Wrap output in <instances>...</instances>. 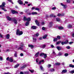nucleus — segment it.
<instances>
[{"label": "nucleus", "mask_w": 74, "mask_h": 74, "mask_svg": "<svg viewBox=\"0 0 74 74\" xmlns=\"http://www.w3.org/2000/svg\"><path fill=\"white\" fill-rule=\"evenodd\" d=\"M16 34L17 35H18V36L22 35V34H23V32L22 31H20L19 29H17L16 31Z\"/></svg>", "instance_id": "nucleus-1"}, {"label": "nucleus", "mask_w": 74, "mask_h": 74, "mask_svg": "<svg viewBox=\"0 0 74 74\" xmlns=\"http://www.w3.org/2000/svg\"><path fill=\"white\" fill-rule=\"evenodd\" d=\"M24 21H27L28 22H29L31 20V18H27L26 17H24Z\"/></svg>", "instance_id": "nucleus-2"}, {"label": "nucleus", "mask_w": 74, "mask_h": 74, "mask_svg": "<svg viewBox=\"0 0 74 74\" xmlns=\"http://www.w3.org/2000/svg\"><path fill=\"white\" fill-rule=\"evenodd\" d=\"M12 21H13L15 24H17L18 23V22H17V21L15 19V18L14 17L12 18Z\"/></svg>", "instance_id": "nucleus-3"}, {"label": "nucleus", "mask_w": 74, "mask_h": 74, "mask_svg": "<svg viewBox=\"0 0 74 74\" xmlns=\"http://www.w3.org/2000/svg\"><path fill=\"white\" fill-rule=\"evenodd\" d=\"M23 45L22 44H21V45H20L19 47L18 48V50L19 49L21 50H22V49H23Z\"/></svg>", "instance_id": "nucleus-4"}, {"label": "nucleus", "mask_w": 74, "mask_h": 74, "mask_svg": "<svg viewBox=\"0 0 74 74\" xmlns=\"http://www.w3.org/2000/svg\"><path fill=\"white\" fill-rule=\"evenodd\" d=\"M11 12L13 14H18V12L17 11L14 10H11Z\"/></svg>", "instance_id": "nucleus-5"}, {"label": "nucleus", "mask_w": 74, "mask_h": 74, "mask_svg": "<svg viewBox=\"0 0 74 74\" xmlns=\"http://www.w3.org/2000/svg\"><path fill=\"white\" fill-rule=\"evenodd\" d=\"M6 18L7 20H8V21H12V18H11L10 16H7L6 17Z\"/></svg>", "instance_id": "nucleus-6"}, {"label": "nucleus", "mask_w": 74, "mask_h": 74, "mask_svg": "<svg viewBox=\"0 0 74 74\" xmlns=\"http://www.w3.org/2000/svg\"><path fill=\"white\" fill-rule=\"evenodd\" d=\"M67 73V70L64 69L61 72V74H63Z\"/></svg>", "instance_id": "nucleus-7"}, {"label": "nucleus", "mask_w": 74, "mask_h": 74, "mask_svg": "<svg viewBox=\"0 0 74 74\" xmlns=\"http://www.w3.org/2000/svg\"><path fill=\"white\" fill-rule=\"evenodd\" d=\"M0 7H3L4 8H5V3L3 2L2 3V4L1 5H0Z\"/></svg>", "instance_id": "nucleus-8"}, {"label": "nucleus", "mask_w": 74, "mask_h": 74, "mask_svg": "<svg viewBox=\"0 0 74 74\" xmlns=\"http://www.w3.org/2000/svg\"><path fill=\"white\" fill-rule=\"evenodd\" d=\"M18 3L19 4H21V5H23V3L22 1L21 0H19L18 1Z\"/></svg>", "instance_id": "nucleus-9"}, {"label": "nucleus", "mask_w": 74, "mask_h": 74, "mask_svg": "<svg viewBox=\"0 0 74 74\" xmlns=\"http://www.w3.org/2000/svg\"><path fill=\"white\" fill-rule=\"evenodd\" d=\"M61 5H62V6H63V8H66V5L63 4L62 3H61Z\"/></svg>", "instance_id": "nucleus-10"}, {"label": "nucleus", "mask_w": 74, "mask_h": 74, "mask_svg": "<svg viewBox=\"0 0 74 74\" xmlns=\"http://www.w3.org/2000/svg\"><path fill=\"white\" fill-rule=\"evenodd\" d=\"M52 22H50L49 24V27H52Z\"/></svg>", "instance_id": "nucleus-11"}, {"label": "nucleus", "mask_w": 74, "mask_h": 74, "mask_svg": "<svg viewBox=\"0 0 74 74\" xmlns=\"http://www.w3.org/2000/svg\"><path fill=\"white\" fill-rule=\"evenodd\" d=\"M14 56L15 57V58H17V56H18V54L16 51H15L14 54Z\"/></svg>", "instance_id": "nucleus-12"}, {"label": "nucleus", "mask_w": 74, "mask_h": 74, "mask_svg": "<svg viewBox=\"0 0 74 74\" xmlns=\"http://www.w3.org/2000/svg\"><path fill=\"white\" fill-rule=\"evenodd\" d=\"M37 27L36 26H33L31 28H32V29H36L37 28Z\"/></svg>", "instance_id": "nucleus-13"}, {"label": "nucleus", "mask_w": 74, "mask_h": 74, "mask_svg": "<svg viewBox=\"0 0 74 74\" xmlns=\"http://www.w3.org/2000/svg\"><path fill=\"white\" fill-rule=\"evenodd\" d=\"M10 35L9 34H7L6 35V37L7 39H9Z\"/></svg>", "instance_id": "nucleus-14"}, {"label": "nucleus", "mask_w": 74, "mask_h": 74, "mask_svg": "<svg viewBox=\"0 0 74 74\" xmlns=\"http://www.w3.org/2000/svg\"><path fill=\"white\" fill-rule=\"evenodd\" d=\"M35 22L37 26H40V24L39 23H38V21L37 20H36Z\"/></svg>", "instance_id": "nucleus-15"}, {"label": "nucleus", "mask_w": 74, "mask_h": 74, "mask_svg": "<svg viewBox=\"0 0 74 74\" xmlns=\"http://www.w3.org/2000/svg\"><path fill=\"white\" fill-rule=\"evenodd\" d=\"M47 45H44L40 46L41 48H45L46 47Z\"/></svg>", "instance_id": "nucleus-16"}, {"label": "nucleus", "mask_w": 74, "mask_h": 74, "mask_svg": "<svg viewBox=\"0 0 74 74\" xmlns=\"http://www.w3.org/2000/svg\"><path fill=\"white\" fill-rule=\"evenodd\" d=\"M56 48L58 51H60V50H61V49H62V48L61 47L59 46L57 47Z\"/></svg>", "instance_id": "nucleus-17"}, {"label": "nucleus", "mask_w": 74, "mask_h": 74, "mask_svg": "<svg viewBox=\"0 0 74 74\" xmlns=\"http://www.w3.org/2000/svg\"><path fill=\"white\" fill-rule=\"evenodd\" d=\"M26 66H27V65H24L23 66H22V67H21V69L22 70L23 69H24V68H25V67H26Z\"/></svg>", "instance_id": "nucleus-18"}, {"label": "nucleus", "mask_w": 74, "mask_h": 74, "mask_svg": "<svg viewBox=\"0 0 74 74\" xmlns=\"http://www.w3.org/2000/svg\"><path fill=\"white\" fill-rule=\"evenodd\" d=\"M39 53H40L39 52H38L37 53L35 54V56H36V57H38V56Z\"/></svg>", "instance_id": "nucleus-19"}, {"label": "nucleus", "mask_w": 74, "mask_h": 74, "mask_svg": "<svg viewBox=\"0 0 74 74\" xmlns=\"http://www.w3.org/2000/svg\"><path fill=\"white\" fill-rule=\"evenodd\" d=\"M13 59H12V58H10L9 59V61L10 62H13Z\"/></svg>", "instance_id": "nucleus-20"}, {"label": "nucleus", "mask_w": 74, "mask_h": 74, "mask_svg": "<svg viewBox=\"0 0 74 74\" xmlns=\"http://www.w3.org/2000/svg\"><path fill=\"white\" fill-rule=\"evenodd\" d=\"M40 68L41 70H42L43 71H44V68H43V67H42V66H40Z\"/></svg>", "instance_id": "nucleus-21"}, {"label": "nucleus", "mask_w": 74, "mask_h": 74, "mask_svg": "<svg viewBox=\"0 0 74 74\" xmlns=\"http://www.w3.org/2000/svg\"><path fill=\"white\" fill-rule=\"evenodd\" d=\"M33 42H36V40H37V39L36 38H34V37H33Z\"/></svg>", "instance_id": "nucleus-22"}, {"label": "nucleus", "mask_w": 74, "mask_h": 74, "mask_svg": "<svg viewBox=\"0 0 74 74\" xmlns=\"http://www.w3.org/2000/svg\"><path fill=\"white\" fill-rule=\"evenodd\" d=\"M69 73H71V74H73L74 73V70L70 71H69Z\"/></svg>", "instance_id": "nucleus-23"}, {"label": "nucleus", "mask_w": 74, "mask_h": 74, "mask_svg": "<svg viewBox=\"0 0 74 74\" xmlns=\"http://www.w3.org/2000/svg\"><path fill=\"white\" fill-rule=\"evenodd\" d=\"M19 66V64H18L16 65H15V66H14V68H17V67H18Z\"/></svg>", "instance_id": "nucleus-24"}, {"label": "nucleus", "mask_w": 74, "mask_h": 74, "mask_svg": "<svg viewBox=\"0 0 74 74\" xmlns=\"http://www.w3.org/2000/svg\"><path fill=\"white\" fill-rule=\"evenodd\" d=\"M50 71L51 72H53L55 71V69H51L50 70Z\"/></svg>", "instance_id": "nucleus-25"}, {"label": "nucleus", "mask_w": 74, "mask_h": 74, "mask_svg": "<svg viewBox=\"0 0 74 74\" xmlns=\"http://www.w3.org/2000/svg\"><path fill=\"white\" fill-rule=\"evenodd\" d=\"M63 54V53H62L61 52H60L58 54V56H61V55H62V54Z\"/></svg>", "instance_id": "nucleus-26"}, {"label": "nucleus", "mask_w": 74, "mask_h": 74, "mask_svg": "<svg viewBox=\"0 0 74 74\" xmlns=\"http://www.w3.org/2000/svg\"><path fill=\"white\" fill-rule=\"evenodd\" d=\"M58 41V39L57 38H54L53 39V41H54V42H55L56 41Z\"/></svg>", "instance_id": "nucleus-27"}, {"label": "nucleus", "mask_w": 74, "mask_h": 74, "mask_svg": "<svg viewBox=\"0 0 74 74\" xmlns=\"http://www.w3.org/2000/svg\"><path fill=\"white\" fill-rule=\"evenodd\" d=\"M65 44H68V42H69L68 41V40H66L64 42Z\"/></svg>", "instance_id": "nucleus-28"}, {"label": "nucleus", "mask_w": 74, "mask_h": 74, "mask_svg": "<svg viewBox=\"0 0 74 74\" xmlns=\"http://www.w3.org/2000/svg\"><path fill=\"white\" fill-rule=\"evenodd\" d=\"M69 67H72V68H74V66L71 64H70L69 65Z\"/></svg>", "instance_id": "nucleus-29"}, {"label": "nucleus", "mask_w": 74, "mask_h": 74, "mask_svg": "<svg viewBox=\"0 0 74 74\" xmlns=\"http://www.w3.org/2000/svg\"><path fill=\"white\" fill-rule=\"evenodd\" d=\"M58 29L59 30H62V29H63V27H58Z\"/></svg>", "instance_id": "nucleus-30"}, {"label": "nucleus", "mask_w": 74, "mask_h": 74, "mask_svg": "<svg viewBox=\"0 0 74 74\" xmlns=\"http://www.w3.org/2000/svg\"><path fill=\"white\" fill-rule=\"evenodd\" d=\"M32 15H36V14H37V12H34L32 13Z\"/></svg>", "instance_id": "nucleus-31"}, {"label": "nucleus", "mask_w": 74, "mask_h": 74, "mask_svg": "<svg viewBox=\"0 0 74 74\" xmlns=\"http://www.w3.org/2000/svg\"><path fill=\"white\" fill-rule=\"evenodd\" d=\"M47 35H44L43 37V39H45V38H47Z\"/></svg>", "instance_id": "nucleus-32"}, {"label": "nucleus", "mask_w": 74, "mask_h": 74, "mask_svg": "<svg viewBox=\"0 0 74 74\" xmlns=\"http://www.w3.org/2000/svg\"><path fill=\"white\" fill-rule=\"evenodd\" d=\"M35 36H36V37H38V36H39V33H37L36 34V35H34V36L35 37Z\"/></svg>", "instance_id": "nucleus-33"}, {"label": "nucleus", "mask_w": 74, "mask_h": 74, "mask_svg": "<svg viewBox=\"0 0 74 74\" xmlns=\"http://www.w3.org/2000/svg\"><path fill=\"white\" fill-rule=\"evenodd\" d=\"M44 58L45 59H46V58H47V56L46 54H45L44 55Z\"/></svg>", "instance_id": "nucleus-34"}, {"label": "nucleus", "mask_w": 74, "mask_h": 74, "mask_svg": "<svg viewBox=\"0 0 74 74\" xmlns=\"http://www.w3.org/2000/svg\"><path fill=\"white\" fill-rule=\"evenodd\" d=\"M72 27V25H68V28H71V27Z\"/></svg>", "instance_id": "nucleus-35"}, {"label": "nucleus", "mask_w": 74, "mask_h": 74, "mask_svg": "<svg viewBox=\"0 0 74 74\" xmlns=\"http://www.w3.org/2000/svg\"><path fill=\"white\" fill-rule=\"evenodd\" d=\"M29 22H27L25 23V26H27L29 25Z\"/></svg>", "instance_id": "nucleus-36"}, {"label": "nucleus", "mask_w": 74, "mask_h": 74, "mask_svg": "<svg viewBox=\"0 0 74 74\" xmlns=\"http://www.w3.org/2000/svg\"><path fill=\"white\" fill-rule=\"evenodd\" d=\"M8 1L10 3H12V4H14V3L12 2V0H8Z\"/></svg>", "instance_id": "nucleus-37"}, {"label": "nucleus", "mask_w": 74, "mask_h": 74, "mask_svg": "<svg viewBox=\"0 0 74 74\" xmlns=\"http://www.w3.org/2000/svg\"><path fill=\"white\" fill-rule=\"evenodd\" d=\"M60 63H55V65L57 66H58L59 65H60Z\"/></svg>", "instance_id": "nucleus-38"}, {"label": "nucleus", "mask_w": 74, "mask_h": 74, "mask_svg": "<svg viewBox=\"0 0 74 74\" xmlns=\"http://www.w3.org/2000/svg\"><path fill=\"white\" fill-rule=\"evenodd\" d=\"M29 47H30L31 48H33V46L32 45H29Z\"/></svg>", "instance_id": "nucleus-39"}, {"label": "nucleus", "mask_w": 74, "mask_h": 74, "mask_svg": "<svg viewBox=\"0 0 74 74\" xmlns=\"http://www.w3.org/2000/svg\"><path fill=\"white\" fill-rule=\"evenodd\" d=\"M60 42H61V41H58L57 42L56 44H57V45H58V44H60Z\"/></svg>", "instance_id": "nucleus-40"}, {"label": "nucleus", "mask_w": 74, "mask_h": 74, "mask_svg": "<svg viewBox=\"0 0 74 74\" xmlns=\"http://www.w3.org/2000/svg\"><path fill=\"white\" fill-rule=\"evenodd\" d=\"M56 20L57 22L60 21V19L59 18H56Z\"/></svg>", "instance_id": "nucleus-41"}, {"label": "nucleus", "mask_w": 74, "mask_h": 74, "mask_svg": "<svg viewBox=\"0 0 74 74\" xmlns=\"http://www.w3.org/2000/svg\"><path fill=\"white\" fill-rule=\"evenodd\" d=\"M29 71H30L31 73H34V70H29Z\"/></svg>", "instance_id": "nucleus-42"}, {"label": "nucleus", "mask_w": 74, "mask_h": 74, "mask_svg": "<svg viewBox=\"0 0 74 74\" xmlns=\"http://www.w3.org/2000/svg\"><path fill=\"white\" fill-rule=\"evenodd\" d=\"M35 10H37V11H39L40 10V9L38 8H36L35 9Z\"/></svg>", "instance_id": "nucleus-43"}, {"label": "nucleus", "mask_w": 74, "mask_h": 74, "mask_svg": "<svg viewBox=\"0 0 74 74\" xmlns=\"http://www.w3.org/2000/svg\"><path fill=\"white\" fill-rule=\"evenodd\" d=\"M66 48L67 49H70V47L69 46H68L66 47Z\"/></svg>", "instance_id": "nucleus-44"}, {"label": "nucleus", "mask_w": 74, "mask_h": 74, "mask_svg": "<svg viewBox=\"0 0 74 74\" xmlns=\"http://www.w3.org/2000/svg\"><path fill=\"white\" fill-rule=\"evenodd\" d=\"M2 10H3V11H7V10H6L5 9H4L3 8H2Z\"/></svg>", "instance_id": "nucleus-45"}, {"label": "nucleus", "mask_w": 74, "mask_h": 74, "mask_svg": "<svg viewBox=\"0 0 74 74\" xmlns=\"http://www.w3.org/2000/svg\"><path fill=\"white\" fill-rule=\"evenodd\" d=\"M45 23L44 22L42 21L41 23V25H44Z\"/></svg>", "instance_id": "nucleus-46"}, {"label": "nucleus", "mask_w": 74, "mask_h": 74, "mask_svg": "<svg viewBox=\"0 0 74 74\" xmlns=\"http://www.w3.org/2000/svg\"><path fill=\"white\" fill-rule=\"evenodd\" d=\"M69 55V54L67 53H66L64 54V56H67Z\"/></svg>", "instance_id": "nucleus-47"}, {"label": "nucleus", "mask_w": 74, "mask_h": 74, "mask_svg": "<svg viewBox=\"0 0 74 74\" xmlns=\"http://www.w3.org/2000/svg\"><path fill=\"white\" fill-rule=\"evenodd\" d=\"M57 38H58V39H60V36H58L57 37Z\"/></svg>", "instance_id": "nucleus-48"}, {"label": "nucleus", "mask_w": 74, "mask_h": 74, "mask_svg": "<svg viewBox=\"0 0 74 74\" xmlns=\"http://www.w3.org/2000/svg\"><path fill=\"white\" fill-rule=\"evenodd\" d=\"M58 16H62V15H61V14L60 13H59L58 14Z\"/></svg>", "instance_id": "nucleus-49"}, {"label": "nucleus", "mask_w": 74, "mask_h": 74, "mask_svg": "<svg viewBox=\"0 0 74 74\" xmlns=\"http://www.w3.org/2000/svg\"><path fill=\"white\" fill-rule=\"evenodd\" d=\"M61 44H62V45H64V44H65L64 42H61Z\"/></svg>", "instance_id": "nucleus-50"}, {"label": "nucleus", "mask_w": 74, "mask_h": 74, "mask_svg": "<svg viewBox=\"0 0 74 74\" xmlns=\"http://www.w3.org/2000/svg\"><path fill=\"white\" fill-rule=\"evenodd\" d=\"M44 55V53H41L40 55V56H43Z\"/></svg>", "instance_id": "nucleus-51"}, {"label": "nucleus", "mask_w": 74, "mask_h": 74, "mask_svg": "<svg viewBox=\"0 0 74 74\" xmlns=\"http://www.w3.org/2000/svg\"><path fill=\"white\" fill-rule=\"evenodd\" d=\"M42 29L43 30H45V28L44 27H43L42 28Z\"/></svg>", "instance_id": "nucleus-52"}, {"label": "nucleus", "mask_w": 74, "mask_h": 74, "mask_svg": "<svg viewBox=\"0 0 74 74\" xmlns=\"http://www.w3.org/2000/svg\"><path fill=\"white\" fill-rule=\"evenodd\" d=\"M35 8H35V7H33L32 8V10H34V9L35 10Z\"/></svg>", "instance_id": "nucleus-53"}, {"label": "nucleus", "mask_w": 74, "mask_h": 74, "mask_svg": "<svg viewBox=\"0 0 74 74\" xmlns=\"http://www.w3.org/2000/svg\"><path fill=\"white\" fill-rule=\"evenodd\" d=\"M0 37L1 38H3V35H2L1 34H0Z\"/></svg>", "instance_id": "nucleus-54"}, {"label": "nucleus", "mask_w": 74, "mask_h": 74, "mask_svg": "<svg viewBox=\"0 0 74 74\" xmlns=\"http://www.w3.org/2000/svg\"><path fill=\"white\" fill-rule=\"evenodd\" d=\"M56 7H54L52 8V10H56Z\"/></svg>", "instance_id": "nucleus-55"}, {"label": "nucleus", "mask_w": 74, "mask_h": 74, "mask_svg": "<svg viewBox=\"0 0 74 74\" xmlns=\"http://www.w3.org/2000/svg\"><path fill=\"white\" fill-rule=\"evenodd\" d=\"M4 74H11V73H10L9 72H8L6 73H4Z\"/></svg>", "instance_id": "nucleus-56"}, {"label": "nucleus", "mask_w": 74, "mask_h": 74, "mask_svg": "<svg viewBox=\"0 0 74 74\" xmlns=\"http://www.w3.org/2000/svg\"><path fill=\"white\" fill-rule=\"evenodd\" d=\"M51 64H49L48 65V67L49 68L51 67Z\"/></svg>", "instance_id": "nucleus-57"}, {"label": "nucleus", "mask_w": 74, "mask_h": 74, "mask_svg": "<svg viewBox=\"0 0 74 74\" xmlns=\"http://www.w3.org/2000/svg\"><path fill=\"white\" fill-rule=\"evenodd\" d=\"M73 42H69V44H73Z\"/></svg>", "instance_id": "nucleus-58"}, {"label": "nucleus", "mask_w": 74, "mask_h": 74, "mask_svg": "<svg viewBox=\"0 0 74 74\" xmlns=\"http://www.w3.org/2000/svg\"><path fill=\"white\" fill-rule=\"evenodd\" d=\"M20 56H23V53H21L20 54Z\"/></svg>", "instance_id": "nucleus-59"}, {"label": "nucleus", "mask_w": 74, "mask_h": 74, "mask_svg": "<svg viewBox=\"0 0 74 74\" xmlns=\"http://www.w3.org/2000/svg\"><path fill=\"white\" fill-rule=\"evenodd\" d=\"M67 3H70V0H67Z\"/></svg>", "instance_id": "nucleus-60"}, {"label": "nucleus", "mask_w": 74, "mask_h": 74, "mask_svg": "<svg viewBox=\"0 0 74 74\" xmlns=\"http://www.w3.org/2000/svg\"><path fill=\"white\" fill-rule=\"evenodd\" d=\"M51 48H54V46L53 45H51Z\"/></svg>", "instance_id": "nucleus-61"}, {"label": "nucleus", "mask_w": 74, "mask_h": 74, "mask_svg": "<svg viewBox=\"0 0 74 74\" xmlns=\"http://www.w3.org/2000/svg\"><path fill=\"white\" fill-rule=\"evenodd\" d=\"M72 37H74V33L72 34Z\"/></svg>", "instance_id": "nucleus-62"}, {"label": "nucleus", "mask_w": 74, "mask_h": 74, "mask_svg": "<svg viewBox=\"0 0 74 74\" xmlns=\"http://www.w3.org/2000/svg\"><path fill=\"white\" fill-rule=\"evenodd\" d=\"M53 53L55 55H56V53H55V51H53Z\"/></svg>", "instance_id": "nucleus-63"}, {"label": "nucleus", "mask_w": 74, "mask_h": 74, "mask_svg": "<svg viewBox=\"0 0 74 74\" xmlns=\"http://www.w3.org/2000/svg\"><path fill=\"white\" fill-rule=\"evenodd\" d=\"M20 73L21 74H23V73L22 72H21Z\"/></svg>", "instance_id": "nucleus-64"}]
</instances>
